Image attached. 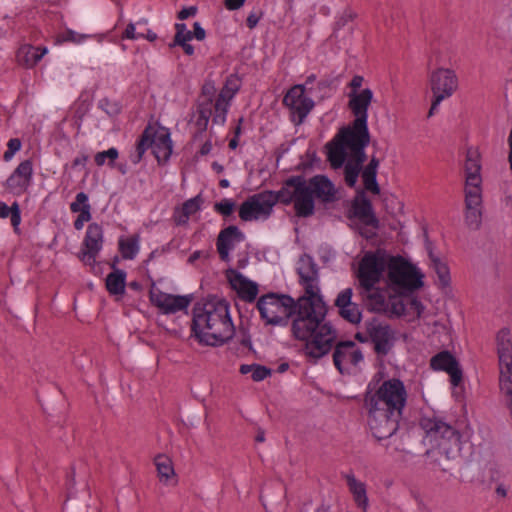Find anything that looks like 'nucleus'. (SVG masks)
<instances>
[{
  "label": "nucleus",
  "mask_w": 512,
  "mask_h": 512,
  "mask_svg": "<svg viewBox=\"0 0 512 512\" xmlns=\"http://www.w3.org/2000/svg\"><path fill=\"white\" fill-rule=\"evenodd\" d=\"M407 399V389L397 378L385 380L366 393L368 425L377 440L387 439L397 431Z\"/></svg>",
  "instance_id": "f257e3e1"
},
{
  "label": "nucleus",
  "mask_w": 512,
  "mask_h": 512,
  "mask_svg": "<svg viewBox=\"0 0 512 512\" xmlns=\"http://www.w3.org/2000/svg\"><path fill=\"white\" fill-rule=\"evenodd\" d=\"M327 308L325 303L298 308L297 315L291 325L293 336L305 342V353L309 357L319 359L326 355L334 346L337 332L325 320Z\"/></svg>",
  "instance_id": "f03ea898"
},
{
  "label": "nucleus",
  "mask_w": 512,
  "mask_h": 512,
  "mask_svg": "<svg viewBox=\"0 0 512 512\" xmlns=\"http://www.w3.org/2000/svg\"><path fill=\"white\" fill-rule=\"evenodd\" d=\"M192 331L196 339L209 346H219L230 340L235 332L228 304L210 300L193 308Z\"/></svg>",
  "instance_id": "7ed1b4c3"
},
{
  "label": "nucleus",
  "mask_w": 512,
  "mask_h": 512,
  "mask_svg": "<svg viewBox=\"0 0 512 512\" xmlns=\"http://www.w3.org/2000/svg\"><path fill=\"white\" fill-rule=\"evenodd\" d=\"M370 139L335 135L326 144L327 159L333 169L344 168L347 186L354 187L366 159L365 147Z\"/></svg>",
  "instance_id": "20e7f679"
},
{
  "label": "nucleus",
  "mask_w": 512,
  "mask_h": 512,
  "mask_svg": "<svg viewBox=\"0 0 512 512\" xmlns=\"http://www.w3.org/2000/svg\"><path fill=\"white\" fill-rule=\"evenodd\" d=\"M465 172V203L467 220L470 224L477 223L480 217V205L482 202V177L480 154L474 148H469L464 164Z\"/></svg>",
  "instance_id": "39448f33"
},
{
  "label": "nucleus",
  "mask_w": 512,
  "mask_h": 512,
  "mask_svg": "<svg viewBox=\"0 0 512 512\" xmlns=\"http://www.w3.org/2000/svg\"><path fill=\"white\" fill-rule=\"evenodd\" d=\"M348 107L354 115L355 119L351 125L342 127L337 135L341 137H356L362 139H370L368 129V108L373 99V92L366 88L358 91H350L348 94Z\"/></svg>",
  "instance_id": "423d86ee"
},
{
  "label": "nucleus",
  "mask_w": 512,
  "mask_h": 512,
  "mask_svg": "<svg viewBox=\"0 0 512 512\" xmlns=\"http://www.w3.org/2000/svg\"><path fill=\"white\" fill-rule=\"evenodd\" d=\"M278 197L285 205L293 203L297 216L308 217L314 213L315 200L307 188L306 180L301 176L288 178L278 190Z\"/></svg>",
  "instance_id": "0eeeda50"
},
{
  "label": "nucleus",
  "mask_w": 512,
  "mask_h": 512,
  "mask_svg": "<svg viewBox=\"0 0 512 512\" xmlns=\"http://www.w3.org/2000/svg\"><path fill=\"white\" fill-rule=\"evenodd\" d=\"M257 307L267 324L286 325L294 312L297 315L298 300L289 295L270 293L258 300Z\"/></svg>",
  "instance_id": "6e6552de"
},
{
  "label": "nucleus",
  "mask_w": 512,
  "mask_h": 512,
  "mask_svg": "<svg viewBox=\"0 0 512 512\" xmlns=\"http://www.w3.org/2000/svg\"><path fill=\"white\" fill-rule=\"evenodd\" d=\"M297 273L299 284L304 291V294L298 298V308L325 303L319 286L318 267L309 255L304 254L299 258Z\"/></svg>",
  "instance_id": "1a4fd4ad"
},
{
  "label": "nucleus",
  "mask_w": 512,
  "mask_h": 512,
  "mask_svg": "<svg viewBox=\"0 0 512 512\" xmlns=\"http://www.w3.org/2000/svg\"><path fill=\"white\" fill-rule=\"evenodd\" d=\"M388 277L399 288L414 290L423 286V274L401 256L388 254Z\"/></svg>",
  "instance_id": "9d476101"
},
{
  "label": "nucleus",
  "mask_w": 512,
  "mask_h": 512,
  "mask_svg": "<svg viewBox=\"0 0 512 512\" xmlns=\"http://www.w3.org/2000/svg\"><path fill=\"white\" fill-rule=\"evenodd\" d=\"M280 202L278 191H263L249 196L239 207V217L242 221L266 219L276 203Z\"/></svg>",
  "instance_id": "9b49d317"
},
{
  "label": "nucleus",
  "mask_w": 512,
  "mask_h": 512,
  "mask_svg": "<svg viewBox=\"0 0 512 512\" xmlns=\"http://www.w3.org/2000/svg\"><path fill=\"white\" fill-rule=\"evenodd\" d=\"M386 266L388 267V254L384 250L366 253L356 272L359 287L378 284Z\"/></svg>",
  "instance_id": "f8f14e48"
},
{
  "label": "nucleus",
  "mask_w": 512,
  "mask_h": 512,
  "mask_svg": "<svg viewBox=\"0 0 512 512\" xmlns=\"http://www.w3.org/2000/svg\"><path fill=\"white\" fill-rule=\"evenodd\" d=\"M497 352L500 390L503 394H512V343L507 329H502L497 335Z\"/></svg>",
  "instance_id": "ddd939ff"
},
{
  "label": "nucleus",
  "mask_w": 512,
  "mask_h": 512,
  "mask_svg": "<svg viewBox=\"0 0 512 512\" xmlns=\"http://www.w3.org/2000/svg\"><path fill=\"white\" fill-rule=\"evenodd\" d=\"M446 431L449 433L448 438H445V441H441L434 450V453H432L433 455L438 456L436 461L443 471L451 470L461 464L464 460V456L462 454L461 435L459 431L456 429Z\"/></svg>",
  "instance_id": "4468645a"
},
{
  "label": "nucleus",
  "mask_w": 512,
  "mask_h": 512,
  "mask_svg": "<svg viewBox=\"0 0 512 512\" xmlns=\"http://www.w3.org/2000/svg\"><path fill=\"white\" fill-rule=\"evenodd\" d=\"M283 105L290 111L291 121L301 124L314 107V101L306 95L305 85L292 86L283 97Z\"/></svg>",
  "instance_id": "2eb2a0df"
},
{
  "label": "nucleus",
  "mask_w": 512,
  "mask_h": 512,
  "mask_svg": "<svg viewBox=\"0 0 512 512\" xmlns=\"http://www.w3.org/2000/svg\"><path fill=\"white\" fill-rule=\"evenodd\" d=\"M430 89L437 100H446L453 96L459 86L458 76L449 68H438L430 73Z\"/></svg>",
  "instance_id": "dca6fc26"
},
{
  "label": "nucleus",
  "mask_w": 512,
  "mask_h": 512,
  "mask_svg": "<svg viewBox=\"0 0 512 512\" xmlns=\"http://www.w3.org/2000/svg\"><path fill=\"white\" fill-rule=\"evenodd\" d=\"M366 333L374 343L375 351L378 354L386 355L391 350L395 337L388 325L372 319L366 323Z\"/></svg>",
  "instance_id": "f3484780"
},
{
  "label": "nucleus",
  "mask_w": 512,
  "mask_h": 512,
  "mask_svg": "<svg viewBox=\"0 0 512 512\" xmlns=\"http://www.w3.org/2000/svg\"><path fill=\"white\" fill-rule=\"evenodd\" d=\"M422 429L425 431V444L430 446L431 449L427 450L426 454L434 453V450L441 443L448 438L449 433L446 430H454L451 425L438 418L423 417L420 421Z\"/></svg>",
  "instance_id": "a211bd4d"
},
{
  "label": "nucleus",
  "mask_w": 512,
  "mask_h": 512,
  "mask_svg": "<svg viewBox=\"0 0 512 512\" xmlns=\"http://www.w3.org/2000/svg\"><path fill=\"white\" fill-rule=\"evenodd\" d=\"M102 244L103 232L101 226H89L84 239L83 249L79 254L81 261L89 266H93L102 248Z\"/></svg>",
  "instance_id": "6ab92c4d"
},
{
  "label": "nucleus",
  "mask_w": 512,
  "mask_h": 512,
  "mask_svg": "<svg viewBox=\"0 0 512 512\" xmlns=\"http://www.w3.org/2000/svg\"><path fill=\"white\" fill-rule=\"evenodd\" d=\"M306 184L314 200L326 204L334 202L337 198L334 184L324 175H315L306 180Z\"/></svg>",
  "instance_id": "aec40b11"
},
{
  "label": "nucleus",
  "mask_w": 512,
  "mask_h": 512,
  "mask_svg": "<svg viewBox=\"0 0 512 512\" xmlns=\"http://www.w3.org/2000/svg\"><path fill=\"white\" fill-rule=\"evenodd\" d=\"M149 129L148 143L149 149L152 150L158 162L167 161L172 153V141L170 133L166 129L154 131L151 127Z\"/></svg>",
  "instance_id": "412c9836"
},
{
  "label": "nucleus",
  "mask_w": 512,
  "mask_h": 512,
  "mask_svg": "<svg viewBox=\"0 0 512 512\" xmlns=\"http://www.w3.org/2000/svg\"><path fill=\"white\" fill-rule=\"evenodd\" d=\"M352 297V288H345L338 293L334 304L343 319L351 324H358L362 319V312L359 305L352 301Z\"/></svg>",
  "instance_id": "4be33fe9"
},
{
  "label": "nucleus",
  "mask_w": 512,
  "mask_h": 512,
  "mask_svg": "<svg viewBox=\"0 0 512 512\" xmlns=\"http://www.w3.org/2000/svg\"><path fill=\"white\" fill-rule=\"evenodd\" d=\"M150 299L155 306L166 314L186 309L190 303V299L185 296H174L154 288L150 291Z\"/></svg>",
  "instance_id": "5701e85b"
},
{
  "label": "nucleus",
  "mask_w": 512,
  "mask_h": 512,
  "mask_svg": "<svg viewBox=\"0 0 512 512\" xmlns=\"http://www.w3.org/2000/svg\"><path fill=\"white\" fill-rule=\"evenodd\" d=\"M244 241L243 233L237 226H227L223 229L216 242L217 252L222 261H229L230 252Z\"/></svg>",
  "instance_id": "b1692460"
},
{
  "label": "nucleus",
  "mask_w": 512,
  "mask_h": 512,
  "mask_svg": "<svg viewBox=\"0 0 512 512\" xmlns=\"http://www.w3.org/2000/svg\"><path fill=\"white\" fill-rule=\"evenodd\" d=\"M363 359L362 352L352 341L340 342L336 345L333 361L342 373L348 364L357 365Z\"/></svg>",
  "instance_id": "393cba45"
},
{
  "label": "nucleus",
  "mask_w": 512,
  "mask_h": 512,
  "mask_svg": "<svg viewBox=\"0 0 512 512\" xmlns=\"http://www.w3.org/2000/svg\"><path fill=\"white\" fill-rule=\"evenodd\" d=\"M431 367L434 370H444L451 377L453 386H458L462 380V371L456 359L447 351L440 352L431 358Z\"/></svg>",
  "instance_id": "a878e982"
},
{
  "label": "nucleus",
  "mask_w": 512,
  "mask_h": 512,
  "mask_svg": "<svg viewBox=\"0 0 512 512\" xmlns=\"http://www.w3.org/2000/svg\"><path fill=\"white\" fill-rule=\"evenodd\" d=\"M33 175L31 160L22 161L7 179V187L17 193L23 192L29 186Z\"/></svg>",
  "instance_id": "bb28decb"
},
{
  "label": "nucleus",
  "mask_w": 512,
  "mask_h": 512,
  "mask_svg": "<svg viewBox=\"0 0 512 512\" xmlns=\"http://www.w3.org/2000/svg\"><path fill=\"white\" fill-rule=\"evenodd\" d=\"M359 295L371 311L384 312L388 310V300L385 293L376 285L359 287Z\"/></svg>",
  "instance_id": "cd10ccee"
},
{
  "label": "nucleus",
  "mask_w": 512,
  "mask_h": 512,
  "mask_svg": "<svg viewBox=\"0 0 512 512\" xmlns=\"http://www.w3.org/2000/svg\"><path fill=\"white\" fill-rule=\"evenodd\" d=\"M47 53L46 47L23 44L16 52V61L20 66L30 69L35 67Z\"/></svg>",
  "instance_id": "c85d7f7f"
},
{
  "label": "nucleus",
  "mask_w": 512,
  "mask_h": 512,
  "mask_svg": "<svg viewBox=\"0 0 512 512\" xmlns=\"http://www.w3.org/2000/svg\"><path fill=\"white\" fill-rule=\"evenodd\" d=\"M349 218L369 221L366 224H378L373 216L371 201L363 192L354 198L349 209Z\"/></svg>",
  "instance_id": "c756f323"
},
{
  "label": "nucleus",
  "mask_w": 512,
  "mask_h": 512,
  "mask_svg": "<svg viewBox=\"0 0 512 512\" xmlns=\"http://www.w3.org/2000/svg\"><path fill=\"white\" fill-rule=\"evenodd\" d=\"M229 281L233 289L237 291L242 299L251 302L256 298L258 293L257 285L246 279L240 273L231 271Z\"/></svg>",
  "instance_id": "7c9ffc66"
},
{
  "label": "nucleus",
  "mask_w": 512,
  "mask_h": 512,
  "mask_svg": "<svg viewBox=\"0 0 512 512\" xmlns=\"http://www.w3.org/2000/svg\"><path fill=\"white\" fill-rule=\"evenodd\" d=\"M204 204V198L201 193L186 200L180 207L176 208L175 215L178 218V224H186L190 217L198 213Z\"/></svg>",
  "instance_id": "2f4dec72"
},
{
  "label": "nucleus",
  "mask_w": 512,
  "mask_h": 512,
  "mask_svg": "<svg viewBox=\"0 0 512 512\" xmlns=\"http://www.w3.org/2000/svg\"><path fill=\"white\" fill-rule=\"evenodd\" d=\"M346 480L357 507H359L363 512H368L369 500L366 485L357 480L354 475H347Z\"/></svg>",
  "instance_id": "473e14b6"
},
{
  "label": "nucleus",
  "mask_w": 512,
  "mask_h": 512,
  "mask_svg": "<svg viewBox=\"0 0 512 512\" xmlns=\"http://www.w3.org/2000/svg\"><path fill=\"white\" fill-rule=\"evenodd\" d=\"M378 166L379 160L375 157H372L370 162L362 171V181L364 188L375 195L380 193V188L376 180Z\"/></svg>",
  "instance_id": "72a5a7b5"
},
{
  "label": "nucleus",
  "mask_w": 512,
  "mask_h": 512,
  "mask_svg": "<svg viewBox=\"0 0 512 512\" xmlns=\"http://www.w3.org/2000/svg\"><path fill=\"white\" fill-rule=\"evenodd\" d=\"M154 464L156 466L157 475L160 482L167 484L173 478L176 473L174 470L172 459L165 454H158L154 458Z\"/></svg>",
  "instance_id": "f704fd0d"
},
{
  "label": "nucleus",
  "mask_w": 512,
  "mask_h": 512,
  "mask_svg": "<svg viewBox=\"0 0 512 512\" xmlns=\"http://www.w3.org/2000/svg\"><path fill=\"white\" fill-rule=\"evenodd\" d=\"M126 273L122 270H115L108 274L106 287L110 294L121 295L125 291Z\"/></svg>",
  "instance_id": "c9c22d12"
},
{
  "label": "nucleus",
  "mask_w": 512,
  "mask_h": 512,
  "mask_svg": "<svg viewBox=\"0 0 512 512\" xmlns=\"http://www.w3.org/2000/svg\"><path fill=\"white\" fill-rule=\"evenodd\" d=\"M97 39L98 42H101L103 39L102 35H93V34H81L72 29H66L65 31L59 33L57 35V43L71 42L73 44H82L88 39Z\"/></svg>",
  "instance_id": "e433bc0d"
},
{
  "label": "nucleus",
  "mask_w": 512,
  "mask_h": 512,
  "mask_svg": "<svg viewBox=\"0 0 512 512\" xmlns=\"http://www.w3.org/2000/svg\"><path fill=\"white\" fill-rule=\"evenodd\" d=\"M119 250L124 259H133L139 251V236L121 237L119 239Z\"/></svg>",
  "instance_id": "4c0bfd02"
},
{
  "label": "nucleus",
  "mask_w": 512,
  "mask_h": 512,
  "mask_svg": "<svg viewBox=\"0 0 512 512\" xmlns=\"http://www.w3.org/2000/svg\"><path fill=\"white\" fill-rule=\"evenodd\" d=\"M430 259L433 264V268L438 277V285L442 289H446L450 286L451 277L450 270L446 263L442 262L438 257L430 253Z\"/></svg>",
  "instance_id": "58836bf2"
},
{
  "label": "nucleus",
  "mask_w": 512,
  "mask_h": 512,
  "mask_svg": "<svg viewBox=\"0 0 512 512\" xmlns=\"http://www.w3.org/2000/svg\"><path fill=\"white\" fill-rule=\"evenodd\" d=\"M230 105H231L230 101L217 96L215 103H213L212 121L214 124H217V125L225 124Z\"/></svg>",
  "instance_id": "ea45409f"
},
{
  "label": "nucleus",
  "mask_w": 512,
  "mask_h": 512,
  "mask_svg": "<svg viewBox=\"0 0 512 512\" xmlns=\"http://www.w3.org/2000/svg\"><path fill=\"white\" fill-rule=\"evenodd\" d=\"M241 86L240 79L234 75L229 76L223 88L221 89L220 93L218 94V97H221L225 100L232 101V99L235 97L237 92L239 91Z\"/></svg>",
  "instance_id": "a19ab883"
},
{
  "label": "nucleus",
  "mask_w": 512,
  "mask_h": 512,
  "mask_svg": "<svg viewBox=\"0 0 512 512\" xmlns=\"http://www.w3.org/2000/svg\"><path fill=\"white\" fill-rule=\"evenodd\" d=\"M240 372L244 375L251 373L252 379L257 382L264 380L266 377H268L271 374L270 369H268L265 366L258 365V364L241 365Z\"/></svg>",
  "instance_id": "79ce46f5"
},
{
  "label": "nucleus",
  "mask_w": 512,
  "mask_h": 512,
  "mask_svg": "<svg viewBox=\"0 0 512 512\" xmlns=\"http://www.w3.org/2000/svg\"><path fill=\"white\" fill-rule=\"evenodd\" d=\"M148 135L149 129H145L136 144L135 151L130 155V159L134 164L139 163L145 152L149 149Z\"/></svg>",
  "instance_id": "37998d69"
},
{
  "label": "nucleus",
  "mask_w": 512,
  "mask_h": 512,
  "mask_svg": "<svg viewBox=\"0 0 512 512\" xmlns=\"http://www.w3.org/2000/svg\"><path fill=\"white\" fill-rule=\"evenodd\" d=\"M388 310L384 311L391 315L401 316L407 313V298L389 297Z\"/></svg>",
  "instance_id": "c03bdc74"
},
{
  "label": "nucleus",
  "mask_w": 512,
  "mask_h": 512,
  "mask_svg": "<svg viewBox=\"0 0 512 512\" xmlns=\"http://www.w3.org/2000/svg\"><path fill=\"white\" fill-rule=\"evenodd\" d=\"M0 217L1 218H7L10 217V224H20L21 222V215L19 207L16 203H14L12 206H8L4 203H1L0 205Z\"/></svg>",
  "instance_id": "a18cd8bd"
},
{
  "label": "nucleus",
  "mask_w": 512,
  "mask_h": 512,
  "mask_svg": "<svg viewBox=\"0 0 512 512\" xmlns=\"http://www.w3.org/2000/svg\"><path fill=\"white\" fill-rule=\"evenodd\" d=\"M214 210L226 219L235 212L236 203L233 199L224 198L214 204Z\"/></svg>",
  "instance_id": "49530a36"
},
{
  "label": "nucleus",
  "mask_w": 512,
  "mask_h": 512,
  "mask_svg": "<svg viewBox=\"0 0 512 512\" xmlns=\"http://www.w3.org/2000/svg\"><path fill=\"white\" fill-rule=\"evenodd\" d=\"M118 155V150L114 147H111L106 151L96 153L94 156V161L96 165L103 166L106 163V160H108V165L113 166L115 160L118 158Z\"/></svg>",
  "instance_id": "de8ad7c7"
},
{
  "label": "nucleus",
  "mask_w": 512,
  "mask_h": 512,
  "mask_svg": "<svg viewBox=\"0 0 512 512\" xmlns=\"http://www.w3.org/2000/svg\"><path fill=\"white\" fill-rule=\"evenodd\" d=\"M174 44H184L185 41L193 39L192 31L188 30L184 23L175 24Z\"/></svg>",
  "instance_id": "09e8293b"
},
{
  "label": "nucleus",
  "mask_w": 512,
  "mask_h": 512,
  "mask_svg": "<svg viewBox=\"0 0 512 512\" xmlns=\"http://www.w3.org/2000/svg\"><path fill=\"white\" fill-rule=\"evenodd\" d=\"M411 435L403 433L393 440L394 449L398 452L408 453L412 447Z\"/></svg>",
  "instance_id": "8fccbe9b"
},
{
  "label": "nucleus",
  "mask_w": 512,
  "mask_h": 512,
  "mask_svg": "<svg viewBox=\"0 0 512 512\" xmlns=\"http://www.w3.org/2000/svg\"><path fill=\"white\" fill-rule=\"evenodd\" d=\"M21 141L18 138H11L7 143V150L3 154V159L9 162L13 159L14 155L21 149Z\"/></svg>",
  "instance_id": "3c124183"
},
{
  "label": "nucleus",
  "mask_w": 512,
  "mask_h": 512,
  "mask_svg": "<svg viewBox=\"0 0 512 512\" xmlns=\"http://www.w3.org/2000/svg\"><path fill=\"white\" fill-rule=\"evenodd\" d=\"M424 311L423 304L416 298L407 297V313L420 317Z\"/></svg>",
  "instance_id": "603ef678"
},
{
  "label": "nucleus",
  "mask_w": 512,
  "mask_h": 512,
  "mask_svg": "<svg viewBox=\"0 0 512 512\" xmlns=\"http://www.w3.org/2000/svg\"><path fill=\"white\" fill-rule=\"evenodd\" d=\"M136 24L130 22L122 32V40H138L142 37V31H136Z\"/></svg>",
  "instance_id": "864d4df0"
},
{
  "label": "nucleus",
  "mask_w": 512,
  "mask_h": 512,
  "mask_svg": "<svg viewBox=\"0 0 512 512\" xmlns=\"http://www.w3.org/2000/svg\"><path fill=\"white\" fill-rule=\"evenodd\" d=\"M86 207H90L88 204V197L85 193L80 192L76 195V199L71 203V210L73 212H80Z\"/></svg>",
  "instance_id": "5fc2aeb1"
},
{
  "label": "nucleus",
  "mask_w": 512,
  "mask_h": 512,
  "mask_svg": "<svg viewBox=\"0 0 512 512\" xmlns=\"http://www.w3.org/2000/svg\"><path fill=\"white\" fill-rule=\"evenodd\" d=\"M197 114L200 115L202 118L210 119L213 115V102L212 100L208 99L204 102H201L198 105L197 108Z\"/></svg>",
  "instance_id": "6e6d98bb"
},
{
  "label": "nucleus",
  "mask_w": 512,
  "mask_h": 512,
  "mask_svg": "<svg viewBox=\"0 0 512 512\" xmlns=\"http://www.w3.org/2000/svg\"><path fill=\"white\" fill-rule=\"evenodd\" d=\"M194 31L192 32L193 38H195L198 41H202L205 39L206 32L200 25V23L195 22L193 25Z\"/></svg>",
  "instance_id": "4d7b16f0"
},
{
  "label": "nucleus",
  "mask_w": 512,
  "mask_h": 512,
  "mask_svg": "<svg viewBox=\"0 0 512 512\" xmlns=\"http://www.w3.org/2000/svg\"><path fill=\"white\" fill-rule=\"evenodd\" d=\"M197 12V8L194 7V6H190V7H186V8H183L179 13H178V18L180 20H185L189 17H192L196 14Z\"/></svg>",
  "instance_id": "13d9d810"
},
{
  "label": "nucleus",
  "mask_w": 512,
  "mask_h": 512,
  "mask_svg": "<svg viewBox=\"0 0 512 512\" xmlns=\"http://www.w3.org/2000/svg\"><path fill=\"white\" fill-rule=\"evenodd\" d=\"M90 207H86L82 211L79 212L77 219L73 224H83L84 222H88L90 220Z\"/></svg>",
  "instance_id": "bf43d9fd"
},
{
  "label": "nucleus",
  "mask_w": 512,
  "mask_h": 512,
  "mask_svg": "<svg viewBox=\"0 0 512 512\" xmlns=\"http://www.w3.org/2000/svg\"><path fill=\"white\" fill-rule=\"evenodd\" d=\"M244 3L245 0H224L225 7L230 11L240 9Z\"/></svg>",
  "instance_id": "052dcab7"
},
{
  "label": "nucleus",
  "mask_w": 512,
  "mask_h": 512,
  "mask_svg": "<svg viewBox=\"0 0 512 512\" xmlns=\"http://www.w3.org/2000/svg\"><path fill=\"white\" fill-rule=\"evenodd\" d=\"M208 123H209V119L202 118L200 115L196 114L195 125L199 132L205 131L207 129Z\"/></svg>",
  "instance_id": "680f3d73"
},
{
  "label": "nucleus",
  "mask_w": 512,
  "mask_h": 512,
  "mask_svg": "<svg viewBox=\"0 0 512 512\" xmlns=\"http://www.w3.org/2000/svg\"><path fill=\"white\" fill-rule=\"evenodd\" d=\"M363 77L360 76V75H355L350 83H349V87L351 88V91H357L363 84Z\"/></svg>",
  "instance_id": "e2e57ef3"
},
{
  "label": "nucleus",
  "mask_w": 512,
  "mask_h": 512,
  "mask_svg": "<svg viewBox=\"0 0 512 512\" xmlns=\"http://www.w3.org/2000/svg\"><path fill=\"white\" fill-rule=\"evenodd\" d=\"M259 16L255 13H250L246 19V25L249 29H253L257 26L259 22Z\"/></svg>",
  "instance_id": "0e129e2a"
},
{
  "label": "nucleus",
  "mask_w": 512,
  "mask_h": 512,
  "mask_svg": "<svg viewBox=\"0 0 512 512\" xmlns=\"http://www.w3.org/2000/svg\"><path fill=\"white\" fill-rule=\"evenodd\" d=\"M443 100H437V97L433 96L431 107L428 112V117H432L435 113V111L438 109L439 105L441 104Z\"/></svg>",
  "instance_id": "69168bd1"
},
{
  "label": "nucleus",
  "mask_w": 512,
  "mask_h": 512,
  "mask_svg": "<svg viewBox=\"0 0 512 512\" xmlns=\"http://www.w3.org/2000/svg\"><path fill=\"white\" fill-rule=\"evenodd\" d=\"M141 39H146V40H148L150 42H153V41H155L157 39V35L152 30L145 29V31H142Z\"/></svg>",
  "instance_id": "338daca9"
},
{
  "label": "nucleus",
  "mask_w": 512,
  "mask_h": 512,
  "mask_svg": "<svg viewBox=\"0 0 512 512\" xmlns=\"http://www.w3.org/2000/svg\"><path fill=\"white\" fill-rule=\"evenodd\" d=\"M508 146H509V153H508V162H509V168L512 172V128L508 136Z\"/></svg>",
  "instance_id": "774afa93"
}]
</instances>
